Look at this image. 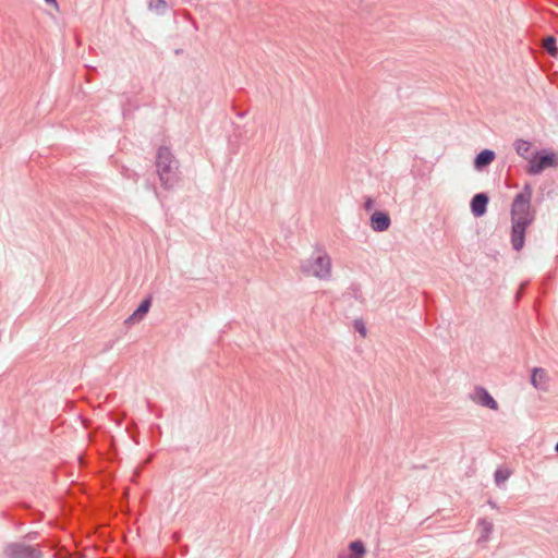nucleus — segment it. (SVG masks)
<instances>
[{
	"label": "nucleus",
	"mask_w": 558,
	"mask_h": 558,
	"mask_svg": "<svg viewBox=\"0 0 558 558\" xmlns=\"http://www.w3.org/2000/svg\"><path fill=\"white\" fill-rule=\"evenodd\" d=\"M512 244L517 251L524 245L525 230L533 221L534 216L531 213V202L529 197L519 194L515 196L512 206Z\"/></svg>",
	"instance_id": "1"
},
{
	"label": "nucleus",
	"mask_w": 558,
	"mask_h": 558,
	"mask_svg": "<svg viewBox=\"0 0 558 558\" xmlns=\"http://www.w3.org/2000/svg\"><path fill=\"white\" fill-rule=\"evenodd\" d=\"M157 171L165 186L174 184L177 175V161L168 148H160L157 155Z\"/></svg>",
	"instance_id": "2"
},
{
	"label": "nucleus",
	"mask_w": 558,
	"mask_h": 558,
	"mask_svg": "<svg viewBox=\"0 0 558 558\" xmlns=\"http://www.w3.org/2000/svg\"><path fill=\"white\" fill-rule=\"evenodd\" d=\"M301 270L305 276L326 279L331 272L330 258L326 253H317L302 262Z\"/></svg>",
	"instance_id": "3"
},
{
	"label": "nucleus",
	"mask_w": 558,
	"mask_h": 558,
	"mask_svg": "<svg viewBox=\"0 0 558 558\" xmlns=\"http://www.w3.org/2000/svg\"><path fill=\"white\" fill-rule=\"evenodd\" d=\"M550 167H558L557 151H546L545 154L533 156L530 159L529 172L539 173Z\"/></svg>",
	"instance_id": "4"
},
{
	"label": "nucleus",
	"mask_w": 558,
	"mask_h": 558,
	"mask_svg": "<svg viewBox=\"0 0 558 558\" xmlns=\"http://www.w3.org/2000/svg\"><path fill=\"white\" fill-rule=\"evenodd\" d=\"M5 554L10 558H39L40 556V551L34 549L32 546L26 545L7 546Z\"/></svg>",
	"instance_id": "5"
},
{
	"label": "nucleus",
	"mask_w": 558,
	"mask_h": 558,
	"mask_svg": "<svg viewBox=\"0 0 558 558\" xmlns=\"http://www.w3.org/2000/svg\"><path fill=\"white\" fill-rule=\"evenodd\" d=\"M472 400L477 404L488 407L492 410H498V404L492 395L485 388H477L474 390Z\"/></svg>",
	"instance_id": "6"
},
{
	"label": "nucleus",
	"mask_w": 558,
	"mask_h": 558,
	"mask_svg": "<svg viewBox=\"0 0 558 558\" xmlns=\"http://www.w3.org/2000/svg\"><path fill=\"white\" fill-rule=\"evenodd\" d=\"M151 307V298H146L143 300V302L140 303L137 308L132 313L130 317L126 319V324H137L140 322H143L146 314L149 312V308Z\"/></svg>",
	"instance_id": "7"
},
{
	"label": "nucleus",
	"mask_w": 558,
	"mask_h": 558,
	"mask_svg": "<svg viewBox=\"0 0 558 558\" xmlns=\"http://www.w3.org/2000/svg\"><path fill=\"white\" fill-rule=\"evenodd\" d=\"M391 218L384 211H374L371 216V227L374 231H386L389 229Z\"/></svg>",
	"instance_id": "8"
},
{
	"label": "nucleus",
	"mask_w": 558,
	"mask_h": 558,
	"mask_svg": "<svg viewBox=\"0 0 558 558\" xmlns=\"http://www.w3.org/2000/svg\"><path fill=\"white\" fill-rule=\"evenodd\" d=\"M531 384L536 389L547 390L549 384V377L544 368H533V373L531 375Z\"/></svg>",
	"instance_id": "9"
},
{
	"label": "nucleus",
	"mask_w": 558,
	"mask_h": 558,
	"mask_svg": "<svg viewBox=\"0 0 558 558\" xmlns=\"http://www.w3.org/2000/svg\"><path fill=\"white\" fill-rule=\"evenodd\" d=\"M488 197L485 194H477L473 196L471 202V209L474 216L481 217L487 211Z\"/></svg>",
	"instance_id": "10"
},
{
	"label": "nucleus",
	"mask_w": 558,
	"mask_h": 558,
	"mask_svg": "<svg viewBox=\"0 0 558 558\" xmlns=\"http://www.w3.org/2000/svg\"><path fill=\"white\" fill-rule=\"evenodd\" d=\"M495 159V153L490 149L482 150L475 158L474 165L477 168H483L490 165Z\"/></svg>",
	"instance_id": "11"
},
{
	"label": "nucleus",
	"mask_w": 558,
	"mask_h": 558,
	"mask_svg": "<svg viewBox=\"0 0 558 558\" xmlns=\"http://www.w3.org/2000/svg\"><path fill=\"white\" fill-rule=\"evenodd\" d=\"M478 527L481 532L480 541L487 542L493 532L494 525L488 520H481L478 522Z\"/></svg>",
	"instance_id": "12"
},
{
	"label": "nucleus",
	"mask_w": 558,
	"mask_h": 558,
	"mask_svg": "<svg viewBox=\"0 0 558 558\" xmlns=\"http://www.w3.org/2000/svg\"><path fill=\"white\" fill-rule=\"evenodd\" d=\"M350 549L352 551L349 558H363L366 549L362 541H354L350 544Z\"/></svg>",
	"instance_id": "13"
},
{
	"label": "nucleus",
	"mask_w": 558,
	"mask_h": 558,
	"mask_svg": "<svg viewBox=\"0 0 558 558\" xmlns=\"http://www.w3.org/2000/svg\"><path fill=\"white\" fill-rule=\"evenodd\" d=\"M510 475V470L499 469L495 472V482L497 485H501L502 482H506Z\"/></svg>",
	"instance_id": "14"
},
{
	"label": "nucleus",
	"mask_w": 558,
	"mask_h": 558,
	"mask_svg": "<svg viewBox=\"0 0 558 558\" xmlns=\"http://www.w3.org/2000/svg\"><path fill=\"white\" fill-rule=\"evenodd\" d=\"M544 48L549 52V54H557L558 49L556 47V39L554 37L545 38L544 40Z\"/></svg>",
	"instance_id": "15"
},
{
	"label": "nucleus",
	"mask_w": 558,
	"mask_h": 558,
	"mask_svg": "<svg viewBox=\"0 0 558 558\" xmlns=\"http://www.w3.org/2000/svg\"><path fill=\"white\" fill-rule=\"evenodd\" d=\"M531 144L526 141L517 142V153L521 156H526L530 150Z\"/></svg>",
	"instance_id": "16"
},
{
	"label": "nucleus",
	"mask_w": 558,
	"mask_h": 558,
	"mask_svg": "<svg viewBox=\"0 0 558 558\" xmlns=\"http://www.w3.org/2000/svg\"><path fill=\"white\" fill-rule=\"evenodd\" d=\"M354 327H355L356 331L360 332V335L362 337H366L367 328L363 322H355Z\"/></svg>",
	"instance_id": "17"
},
{
	"label": "nucleus",
	"mask_w": 558,
	"mask_h": 558,
	"mask_svg": "<svg viewBox=\"0 0 558 558\" xmlns=\"http://www.w3.org/2000/svg\"><path fill=\"white\" fill-rule=\"evenodd\" d=\"M47 3L53 4L56 9H58L57 0H45Z\"/></svg>",
	"instance_id": "18"
},
{
	"label": "nucleus",
	"mask_w": 558,
	"mask_h": 558,
	"mask_svg": "<svg viewBox=\"0 0 558 558\" xmlns=\"http://www.w3.org/2000/svg\"><path fill=\"white\" fill-rule=\"evenodd\" d=\"M157 3H159L160 5H165V2L162 0H156Z\"/></svg>",
	"instance_id": "19"
},
{
	"label": "nucleus",
	"mask_w": 558,
	"mask_h": 558,
	"mask_svg": "<svg viewBox=\"0 0 558 558\" xmlns=\"http://www.w3.org/2000/svg\"><path fill=\"white\" fill-rule=\"evenodd\" d=\"M556 450L558 451V442L556 444Z\"/></svg>",
	"instance_id": "20"
}]
</instances>
